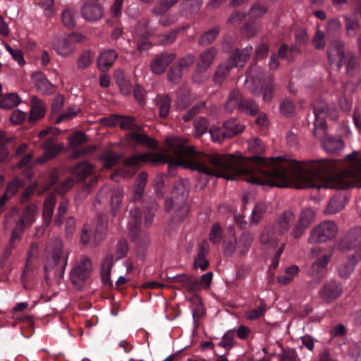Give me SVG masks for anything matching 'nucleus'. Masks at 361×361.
<instances>
[{
  "label": "nucleus",
  "mask_w": 361,
  "mask_h": 361,
  "mask_svg": "<svg viewBox=\"0 0 361 361\" xmlns=\"http://www.w3.org/2000/svg\"><path fill=\"white\" fill-rule=\"evenodd\" d=\"M44 149V154L42 157L37 158L35 160L37 164H44L47 161L56 157L63 150V145L54 144V137H50L42 145Z\"/></svg>",
  "instance_id": "nucleus-21"
},
{
  "label": "nucleus",
  "mask_w": 361,
  "mask_h": 361,
  "mask_svg": "<svg viewBox=\"0 0 361 361\" xmlns=\"http://www.w3.org/2000/svg\"><path fill=\"white\" fill-rule=\"evenodd\" d=\"M100 159L106 169H111L118 163L120 156L117 153L109 150L101 155Z\"/></svg>",
  "instance_id": "nucleus-44"
},
{
  "label": "nucleus",
  "mask_w": 361,
  "mask_h": 361,
  "mask_svg": "<svg viewBox=\"0 0 361 361\" xmlns=\"http://www.w3.org/2000/svg\"><path fill=\"white\" fill-rule=\"evenodd\" d=\"M52 259L55 266V274L62 278L68 262V254L65 252L61 246H58L53 251Z\"/></svg>",
  "instance_id": "nucleus-23"
},
{
  "label": "nucleus",
  "mask_w": 361,
  "mask_h": 361,
  "mask_svg": "<svg viewBox=\"0 0 361 361\" xmlns=\"http://www.w3.org/2000/svg\"><path fill=\"white\" fill-rule=\"evenodd\" d=\"M328 59L331 66L336 63L338 70L345 65L346 73L350 76H355L359 72L357 57L351 52L345 53L344 42L341 40H334L331 42L328 49Z\"/></svg>",
  "instance_id": "nucleus-2"
},
{
  "label": "nucleus",
  "mask_w": 361,
  "mask_h": 361,
  "mask_svg": "<svg viewBox=\"0 0 361 361\" xmlns=\"http://www.w3.org/2000/svg\"><path fill=\"white\" fill-rule=\"evenodd\" d=\"M252 51L251 46H247L243 49H235L229 59L224 64L217 68L214 76V82L216 84H221L227 78L230 71L233 67H243L245 62L250 59Z\"/></svg>",
  "instance_id": "nucleus-7"
},
{
  "label": "nucleus",
  "mask_w": 361,
  "mask_h": 361,
  "mask_svg": "<svg viewBox=\"0 0 361 361\" xmlns=\"http://www.w3.org/2000/svg\"><path fill=\"white\" fill-rule=\"evenodd\" d=\"M37 90L44 94H51L56 90V87L41 72L35 73L32 76Z\"/></svg>",
  "instance_id": "nucleus-25"
},
{
  "label": "nucleus",
  "mask_w": 361,
  "mask_h": 361,
  "mask_svg": "<svg viewBox=\"0 0 361 361\" xmlns=\"http://www.w3.org/2000/svg\"><path fill=\"white\" fill-rule=\"evenodd\" d=\"M339 247L343 251L354 250L357 257L361 258V227L352 228L341 240Z\"/></svg>",
  "instance_id": "nucleus-15"
},
{
  "label": "nucleus",
  "mask_w": 361,
  "mask_h": 361,
  "mask_svg": "<svg viewBox=\"0 0 361 361\" xmlns=\"http://www.w3.org/2000/svg\"><path fill=\"white\" fill-rule=\"evenodd\" d=\"M240 111L254 116L258 113L259 106L252 99H244Z\"/></svg>",
  "instance_id": "nucleus-51"
},
{
  "label": "nucleus",
  "mask_w": 361,
  "mask_h": 361,
  "mask_svg": "<svg viewBox=\"0 0 361 361\" xmlns=\"http://www.w3.org/2000/svg\"><path fill=\"white\" fill-rule=\"evenodd\" d=\"M268 5L264 0H257L255 1L249 11V16L252 19H256L267 13Z\"/></svg>",
  "instance_id": "nucleus-37"
},
{
  "label": "nucleus",
  "mask_w": 361,
  "mask_h": 361,
  "mask_svg": "<svg viewBox=\"0 0 361 361\" xmlns=\"http://www.w3.org/2000/svg\"><path fill=\"white\" fill-rule=\"evenodd\" d=\"M253 241V236L250 233H243L237 241L238 250L240 255L247 252Z\"/></svg>",
  "instance_id": "nucleus-39"
},
{
  "label": "nucleus",
  "mask_w": 361,
  "mask_h": 361,
  "mask_svg": "<svg viewBox=\"0 0 361 361\" xmlns=\"http://www.w3.org/2000/svg\"><path fill=\"white\" fill-rule=\"evenodd\" d=\"M206 102H201L189 109L183 116V120L184 121H189L192 120L199 112H202L205 107Z\"/></svg>",
  "instance_id": "nucleus-56"
},
{
  "label": "nucleus",
  "mask_w": 361,
  "mask_h": 361,
  "mask_svg": "<svg viewBox=\"0 0 361 361\" xmlns=\"http://www.w3.org/2000/svg\"><path fill=\"white\" fill-rule=\"evenodd\" d=\"M56 204V197L53 194H49L44 200L43 204L42 216L44 224L49 226L53 220V214Z\"/></svg>",
  "instance_id": "nucleus-30"
},
{
  "label": "nucleus",
  "mask_w": 361,
  "mask_h": 361,
  "mask_svg": "<svg viewBox=\"0 0 361 361\" xmlns=\"http://www.w3.org/2000/svg\"><path fill=\"white\" fill-rule=\"evenodd\" d=\"M183 70L177 63H174L168 72V79L170 82L177 83L182 77Z\"/></svg>",
  "instance_id": "nucleus-55"
},
{
  "label": "nucleus",
  "mask_w": 361,
  "mask_h": 361,
  "mask_svg": "<svg viewBox=\"0 0 361 361\" xmlns=\"http://www.w3.org/2000/svg\"><path fill=\"white\" fill-rule=\"evenodd\" d=\"M222 238V229L219 224H214L209 233V240L214 244L219 243Z\"/></svg>",
  "instance_id": "nucleus-63"
},
{
  "label": "nucleus",
  "mask_w": 361,
  "mask_h": 361,
  "mask_svg": "<svg viewBox=\"0 0 361 361\" xmlns=\"http://www.w3.org/2000/svg\"><path fill=\"white\" fill-rule=\"evenodd\" d=\"M171 100L168 95L159 96L157 99V105L159 108V116L165 118L168 116Z\"/></svg>",
  "instance_id": "nucleus-42"
},
{
  "label": "nucleus",
  "mask_w": 361,
  "mask_h": 361,
  "mask_svg": "<svg viewBox=\"0 0 361 361\" xmlns=\"http://www.w3.org/2000/svg\"><path fill=\"white\" fill-rule=\"evenodd\" d=\"M314 217V212L310 208H305L301 212L298 221L308 228L313 222Z\"/></svg>",
  "instance_id": "nucleus-49"
},
{
  "label": "nucleus",
  "mask_w": 361,
  "mask_h": 361,
  "mask_svg": "<svg viewBox=\"0 0 361 361\" xmlns=\"http://www.w3.org/2000/svg\"><path fill=\"white\" fill-rule=\"evenodd\" d=\"M69 144L72 147H78L79 145L85 143L87 140V135L82 132H77L70 136Z\"/></svg>",
  "instance_id": "nucleus-61"
},
{
  "label": "nucleus",
  "mask_w": 361,
  "mask_h": 361,
  "mask_svg": "<svg viewBox=\"0 0 361 361\" xmlns=\"http://www.w3.org/2000/svg\"><path fill=\"white\" fill-rule=\"evenodd\" d=\"M278 235L276 233L274 232L273 228H266L261 234L260 242L263 245L276 246L278 244Z\"/></svg>",
  "instance_id": "nucleus-40"
},
{
  "label": "nucleus",
  "mask_w": 361,
  "mask_h": 361,
  "mask_svg": "<svg viewBox=\"0 0 361 361\" xmlns=\"http://www.w3.org/2000/svg\"><path fill=\"white\" fill-rule=\"evenodd\" d=\"M337 231V226L334 221H323L312 229L308 242L310 243L326 242L336 236Z\"/></svg>",
  "instance_id": "nucleus-13"
},
{
  "label": "nucleus",
  "mask_w": 361,
  "mask_h": 361,
  "mask_svg": "<svg viewBox=\"0 0 361 361\" xmlns=\"http://www.w3.org/2000/svg\"><path fill=\"white\" fill-rule=\"evenodd\" d=\"M194 127L195 130V135L200 137L207 131L209 122L204 117H199L195 120Z\"/></svg>",
  "instance_id": "nucleus-53"
},
{
  "label": "nucleus",
  "mask_w": 361,
  "mask_h": 361,
  "mask_svg": "<svg viewBox=\"0 0 361 361\" xmlns=\"http://www.w3.org/2000/svg\"><path fill=\"white\" fill-rule=\"evenodd\" d=\"M216 54L217 49L214 47H210L204 51L200 55V59L197 65V71L203 72L207 70L212 64Z\"/></svg>",
  "instance_id": "nucleus-29"
},
{
  "label": "nucleus",
  "mask_w": 361,
  "mask_h": 361,
  "mask_svg": "<svg viewBox=\"0 0 361 361\" xmlns=\"http://www.w3.org/2000/svg\"><path fill=\"white\" fill-rule=\"evenodd\" d=\"M266 312V304L261 302L257 309H253L246 312V318L249 320H255L264 314Z\"/></svg>",
  "instance_id": "nucleus-58"
},
{
  "label": "nucleus",
  "mask_w": 361,
  "mask_h": 361,
  "mask_svg": "<svg viewBox=\"0 0 361 361\" xmlns=\"http://www.w3.org/2000/svg\"><path fill=\"white\" fill-rule=\"evenodd\" d=\"M118 118V126L122 130L135 131L130 133L127 136L130 144L145 146L150 149H158L159 144L157 140L145 134L139 133L142 130V128L136 123L135 118L129 116L119 115Z\"/></svg>",
  "instance_id": "nucleus-3"
},
{
  "label": "nucleus",
  "mask_w": 361,
  "mask_h": 361,
  "mask_svg": "<svg viewBox=\"0 0 361 361\" xmlns=\"http://www.w3.org/2000/svg\"><path fill=\"white\" fill-rule=\"evenodd\" d=\"M68 200L63 199L58 207L57 214L54 219V223L56 226H61L63 223V219L67 213L68 208Z\"/></svg>",
  "instance_id": "nucleus-46"
},
{
  "label": "nucleus",
  "mask_w": 361,
  "mask_h": 361,
  "mask_svg": "<svg viewBox=\"0 0 361 361\" xmlns=\"http://www.w3.org/2000/svg\"><path fill=\"white\" fill-rule=\"evenodd\" d=\"M128 251V244L126 239H120L116 244V251L114 255H110L113 257V263L114 261H118L123 258Z\"/></svg>",
  "instance_id": "nucleus-45"
},
{
  "label": "nucleus",
  "mask_w": 361,
  "mask_h": 361,
  "mask_svg": "<svg viewBox=\"0 0 361 361\" xmlns=\"http://www.w3.org/2000/svg\"><path fill=\"white\" fill-rule=\"evenodd\" d=\"M315 120L314 123V130L313 134L318 137L317 132L321 130L326 133L327 129L326 119L336 120L338 117V110L335 103L324 99H318L312 104Z\"/></svg>",
  "instance_id": "nucleus-6"
},
{
  "label": "nucleus",
  "mask_w": 361,
  "mask_h": 361,
  "mask_svg": "<svg viewBox=\"0 0 361 361\" xmlns=\"http://www.w3.org/2000/svg\"><path fill=\"white\" fill-rule=\"evenodd\" d=\"M46 106L37 97H32L31 99V108L29 120L36 121L45 115Z\"/></svg>",
  "instance_id": "nucleus-32"
},
{
  "label": "nucleus",
  "mask_w": 361,
  "mask_h": 361,
  "mask_svg": "<svg viewBox=\"0 0 361 361\" xmlns=\"http://www.w3.org/2000/svg\"><path fill=\"white\" fill-rule=\"evenodd\" d=\"M145 162H164L176 166L185 165L200 173L227 180L242 177L253 184L285 188V164L273 166L266 159L258 156L246 158L231 154L202 153L177 139L171 142L166 154L141 153L125 159L124 176H133L140 164Z\"/></svg>",
  "instance_id": "nucleus-1"
},
{
  "label": "nucleus",
  "mask_w": 361,
  "mask_h": 361,
  "mask_svg": "<svg viewBox=\"0 0 361 361\" xmlns=\"http://www.w3.org/2000/svg\"><path fill=\"white\" fill-rule=\"evenodd\" d=\"M80 112V109L77 107H70L62 112L60 116L57 118L56 123H59L65 120H70L74 118L78 113Z\"/></svg>",
  "instance_id": "nucleus-59"
},
{
  "label": "nucleus",
  "mask_w": 361,
  "mask_h": 361,
  "mask_svg": "<svg viewBox=\"0 0 361 361\" xmlns=\"http://www.w3.org/2000/svg\"><path fill=\"white\" fill-rule=\"evenodd\" d=\"M76 11L72 8H66L61 13V21L68 28H73L75 25Z\"/></svg>",
  "instance_id": "nucleus-43"
},
{
  "label": "nucleus",
  "mask_w": 361,
  "mask_h": 361,
  "mask_svg": "<svg viewBox=\"0 0 361 361\" xmlns=\"http://www.w3.org/2000/svg\"><path fill=\"white\" fill-rule=\"evenodd\" d=\"M223 126L228 138L241 133L245 128L240 120L235 118L226 121L223 123Z\"/></svg>",
  "instance_id": "nucleus-35"
},
{
  "label": "nucleus",
  "mask_w": 361,
  "mask_h": 361,
  "mask_svg": "<svg viewBox=\"0 0 361 361\" xmlns=\"http://www.w3.org/2000/svg\"><path fill=\"white\" fill-rule=\"evenodd\" d=\"M247 78L250 80V90L255 96H259L263 92V99L265 102H269L273 98L274 83L269 80L264 85V70L257 65H254L247 72Z\"/></svg>",
  "instance_id": "nucleus-8"
},
{
  "label": "nucleus",
  "mask_w": 361,
  "mask_h": 361,
  "mask_svg": "<svg viewBox=\"0 0 361 361\" xmlns=\"http://www.w3.org/2000/svg\"><path fill=\"white\" fill-rule=\"evenodd\" d=\"M243 101L244 99L242 98L240 92L234 90L230 93L225 108L228 111H232L234 109L240 111Z\"/></svg>",
  "instance_id": "nucleus-36"
},
{
  "label": "nucleus",
  "mask_w": 361,
  "mask_h": 361,
  "mask_svg": "<svg viewBox=\"0 0 361 361\" xmlns=\"http://www.w3.org/2000/svg\"><path fill=\"white\" fill-rule=\"evenodd\" d=\"M178 2V0H162L157 4L152 9V12L155 15H164L173 5Z\"/></svg>",
  "instance_id": "nucleus-47"
},
{
  "label": "nucleus",
  "mask_w": 361,
  "mask_h": 361,
  "mask_svg": "<svg viewBox=\"0 0 361 361\" xmlns=\"http://www.w3.org/2000/svg\"><path fill=\"white\" fill-rule=\"evenodd\" d=\"M189 27L190 25L187 24L171 31L170 32L163 36L161 40V43L163 44H171L176 41L178 34L182 31L186 30L189 28Z\"/></svg>",
  "instance_id": "nucleus-50"
},
{
  "label": "nucleus",
  "mask_w": 361,
  "mask_h": 361,
  "mask_svg": "<svg viewBox=\"0 0 361 361\" xmlns=\"http://www.w3.org/2000/svg\"><path fill=\"white\" fill-rule=\"evenodd\" d=\"M92 269V262L90 258L84 257L75 265L70 273L71 281L75 285L84 282L89 276Z\"/></svg>",
  "instance_id": "nucleus-18"
},
{
  "label": "nucleus",
  "mask_w": 361,
  "mask_h": 361,
  "mask_svg": "<svg viewBox=\"0 0 361 361\" xmlns=\"http://www.w3.org/2000/svg\"><path fill=\"white\" fill-rule=\"evenodd\" d=\"M220 32V28L215 26L206 31L198 39V44L201 46H207L212 43Z\"/></svg>",
  "instance_id": "nucleus-41"
},
{
  "label": "nucleus",
  "mask_w": 361,
  "mask_h": 361,
  "mask_svg": "<svg viewBox=\"0 0 361 361\" xmlns=\"http://www.w3.org/2000/svg\"><path fill=\"white\" fill-rule=\"evenodd\" d=\"M107 224L106 216L100 214L97 217L96 227L93 232L89 229L87 225H85L80 234L81 243L92 247L97 246L106 237Z\"/></svg>",
  "instance_id": "nucleus-11"
},
{
  "label": "nucleus",
  "mask_w": 361,
  "mask_h": 361,
  "mask_svg": "<svg viewBox=\"0 0 361 361\" xmlns=\"http://www.w3.org/2000/svg\"><path fill=\"white\" fill-rule=\"evenodd\" d=\"M345 29L348 35H352L355 33V31L359 27V22L355 16H345Z\"/></svg>",
  "instance_id": "nucleus-60"
},
{
  "label": "nucleus",
  "mask_w": 361,
  "mask_h": 361,
  "mask_svg": "<svg viewBox=\"0 0 361 361\" xmlns=\"http://www.w3.org/2000/svg\"><path fill=\"white\" fill-rule=\"evenodd\" d=\"M113 267V257L107 255L102 261L101 265V279L104 285L112 287L113 283L111 281V271Z\"/></svg>",
  "instance_id": "nucleus-34"
},
{
  "label": "nucleus",
  "mask_w": 361,
  "mask_h": 361,
  "mask_svg": "<svg viewBox=\"0 0 361 361\" xmlns=\"http://www.w3.org/2000/svg\"><path fill=\"white\" fill-rule=\"evenodd\" d=\"M175 58L176 55L173 53L164 52L157 55L150 63L152 72L157 75L163 73Z\"/></svg>",
  "instance_id": "nucleus-20"
},
{
  "label": "nucleus",
  "mask_w": 361,
  "mask_h": 361,
  "mask_svg": "<svg viewBox=\"0 0 361 361\" xmlns=\"http://www.w3.org/2000/svg\"><path fill=\"white\" fill-rule=\"evenodd\" d=\"M20 102V99L17 94H6L0 99V108L10 109L18 105Z\"/></svg>",
  "instance_id": "nucleus-38"
},
{
  "label": "nucleus",
  "mask_w": 361,
  "mask_h": 361,
  "mask_svg": "<svg viewBox=\"0 0 361 361\" xmlns=\"http://www.w3.org/2000/svg\"><path fill=\"white\" fill-rule=\"evenodd\" d=\"M147 180V174L142 172L138 175L137 178V184L133 195L134 203L129 205L130 209L133 207V210L135 209L136 206L143 212L145 226L149 227L153 222L155 212L157 205L154 202H142L141 198Z\"/></svg>",
  "instance_id": "nucleus-5"
},
{
  "label": "nucleus",
  "mask_w": 361,
  "mask_h": 361,
  "mask_svg": "<svg viewBox=\"0 0 361 361\" xmlns=\"http://www.w3.org/2000/svg\"><path fill=\"white\" fill-rule=\"evenodd\" d=\"M294 214L290 211L284 212L273 226V231L279 235L287 232L290 225L294 221Z\"/></svg>",
  "instance_id": "nucleus-26"
},
{
  "label": "nucleus",
  "mask_w": 361,
  "mask_h": 361,
  "mask_svg": "<svg viewBox=\"0 0 361 361\" xmlns=\"http://www.w3.org/2000/svg\"><path fill=\"white\" fill-rule=\"evenodd\" d=\"M93 173V167L87 161H81L72 169V175L78 181H82Z\"/></svg>",
  "instance_id": "nucleus-33"
},
{
  "label": "nucleus",
  "mask_w": 361,
  "mask_h": 361,
  "mask_svg": "<svg viewBox=\"0 0 361 361\" xmlns=\"http://www.w3.org/2000/svg\"><path fill=\"white\" fill-rule=\"evenodd\" d=\"M212 272H207L203 274L200 279L187 275L179 274L172 278V283L177 289L187 290L189 293H195L199 291L202 286L209 287L212 280Z\"/></svg>",
  "instance_id": "nucleus-10"
},
{
  "label": "nucleus",
  "mask_w": 361,
  "mask_h": 361,
  "mask_svg": "<svg viewBox=\"0 0 361 361\" xmlns=\"http://www.w3.org/2000/svg\"><path fill=\"white\" fill-rule=\"evenodd\" d=\"M329 262V257L323 255L315 261L307 270V274L317 282L321 281L325 277L326 267Z\"/></svg>",
  "instance_id": "nucleus-22"
},
{
  "label": "nucleus",
  "mask_w": 361,
  "mask_h": 361,
  "mask_svg": "<svg viewBox=\"0 0 361 361\" xmlns=\"http://www.w3.org/2000/svg\"><path fill=\"white\" fill-rule=\"evenodd\" d=\"M143 212L136 206L135 209L133 207L130 210L129 227L133 241L135 243L137 251L143 254L149 245V237L146 235H142L140 233V225Z\"/></svg>",
  "instance_id": "nucleus-12"
},
{
  "label": "nucleus",
  "mask_w": 361,
  "mask_h": 361,
  "mask_svg": "<svg viewBox=\"0 0 361 361\" xmlns=\"http://www.w3.org/2000/svg\"><path fill=\"white\" fill-rule=\"evenodd\" d=\"M267 211V205L264 202H257L252 212L251 221L252 224H257L262 219Z\"/></svg>",
  "instance_id": "nucleus-48"
},
{
  "label": "nucleus",
  "mask_w": 361,
  "mask_h": 361,
  "mask_svg": "<svg viewBox=\"0 0 361 361\" xmlns=\"http://www.w3.org/2000/svg\"><path fill=\"white\" fill-rule=\"evenodd\" d=\"M209 133L212 140L216 142L221 143L226 138H228L223 126L222 127H212L209 129Z\"/></svg>",
  "instance_id": "nucleus-52"
},
{
  "label": "nucleus",
  "mask_w": 361,
  "mask_h": 361,
  "mask_svg": "<svg viewBox=\"0 0 361 361\" xmlns=\"http://www.w3.org/2000/svg\"><path fill=\"white\" fill-rule=\"evenodd\" d=\"M109 192L110 198H111V209L115 214V209L119 207L120 204L122 202V199L123 196V190L120 186L117 185L114 187L113 189H110L109 187L105 186L102 188L99 192L97 199L99 202H104V198L107 195Z\"/></svg>",
  "instance_id": "nucleus-19"
},
{
  "label": "nucleus",
  "mask_w": 361,
  "mask_h": 361,
  "mask_svg": "<svg viewBox=\"0 0 361 361\" xmlns=\"http://www.w3.org/2000/svg\"><path fill=\"white\" fill-rule=\"evenodd\" d=\"M92 58L93 54L91 51L89 50L83 51L78 60V68L80 69L87 68L92 63Z\"/></svg>",
  "instance_id": "nucleus-54"
},
{
  "label": "nucleus",
  "mask_w": 361,
  "mask_h": 361,
  "mask_svg": "<svg viewBox=\"0 0 361 361\" xmlns=\"http://www.w3.org/2000/svg\"><path fill=\"white\" fill-rule=\"evenodd\" d=\"M84 39L82 35L73 32L67 37H56L52 42V47L59 55L67 56L74 52L75 44L82 42Z\"/></svg>",
  "instance_id": "nucleus-14"
},
{
  "label": "nucleus",
  "mask_w": 361,
  "mask_h": 361,
  "mask_svg": "<svg viewBox=\"0 0 361 361\" xmlns=\"http://www.w3.org/2000/svg\"><path fill=\"white\" fill-rule=\"evenodd\" d=\"M104 0H85L80 11L82 17L90 23L100 20L104 16Z\"/></svg>",
  "instance_id": "nucleus-16"
},
{
  "label": "nucleus",
  "mask_w": 361,
  "mask_h": 361,
  "mask_svg": "<svg viewBox=\"0 0 361 361\" xmlns=\"http://www.w3.org/2000/svg\"><path fill=\"white\" fill-rule=\"evenodd\" d=\"M322 147L325 151L329 153L338 152L343 147V143L341 138L331 137L322 132Z\"/></svg>",
  "instance_id": "nucleus-31"
},
{
  "label": "nucleus",
  "mask_w": 361,
  "mask_h": 361,
  "mask_svg": "<svg viewBox=\"0 0 361 361\" xmlns=\"http://www.w3.org/2000/svg\"><path fill=\"white\" fill-rule=\"evenodd\" d=\"M360 259H361V258L357 257V255L352 253L348 254L346 258L338 267V276L343 279L348 278Z\"/></svg>",
  "instance_id": "nucleus-24"
},
{
  "label": "nucleus",
  "mask_w": 361,
  "mask_h": 361,
  "mask_svg": "<svg viewBox=\"0 0 361 361\" xmlns=\"http://www.w3.org/2000/svg\"><path fill=\"white\" fill-rule=\"evenodd\" d=\"M37 213V207L34 204L27 205L19 219L16 221L9 240L8 247L6 252L11 253V250L20 242L22 235L26 226H30L35 221V216Z\"/></svg>",
  "instance_id": "nucleus-9"
},
{
  "label": "nucleus",
  "mask_w": 361,
  "mask_h": 361,
  "mask_svg": "<svg viewBox=\"0 0 361 361\" xmlns=\"http://www.w3.org/2000/svg\"><path fill=\"white\" fill-rule=\"evenodd\" d=\"M241 31L247 37H252L257 34L258 29L254 21L247 20L243 26Z\"/></svg>",
  "instance_id": "nucleus-64"
},
{
  "label": "nucleus",
  "mask_w": 361,
  "mask_h": 361,
  "mask_svg": "<svg viewBox=\"0 0 361 361\" xmlns=\"http://www.w3.org/2000/svg\"><path fill=\"white\" fill-rule=\"evenodd\" d=\"M171 195V198L167 199L165 202V209L169 212L174 209L171 220L174 223H180L189 211L186 203L188 192L183 184L178 183L173 186Z\"/></svg>",
  "instance_id": "nucleus-4"
},
{
  "label": "nucleus",
  "mask_w": 361,
  "mask_h": 361,
  "mask_svg": "<svg viewBox=\"0 0 361 361\" xmlns=\"http://www.w3.org/2000/svg\"><path fill=\"white\" fill-rule=\"evenodd\" d=\"M343 292L341 282L330 279L326 281L319 290L320 299L326 303H331L338 299Z\"/></svg>",
  "instance_id": "nucleus-17"
},
{
  "label": "nucleus",
  "mask_w": 361,
  "mask_h": 361,
  "mask_svg": "<svg viewBox=\"0 0 361 361\" xmlns=\"http://www.w3.org/2000/svg\"><path fill=\"white\" fill-rule=\"evenodd\" d=\"M118 57L117 52L114 49L102 51L97 59L98 68L102 72H106L114 64Z\"/></svg>",
  "instance_id": "nucleus-28"
},
{
  "label": "nucleus",
  "mask_w": 361,
  "mask_h": 361,
  "mask_svg": "<svg viewBox=\"0 0 361 361\" xmlns=\"http://www.w3.org/2000/svg\"><path fill=\"white\" fill-rule=\"evenodd\" d=\"M348 201V198L345 194L338 192L331 198L326 208L325 212L327 214H336L345 207Z\"/></svg>",
  "instance_id": "nucleus-27"
},
{
  "label": "nucleus",
  "mask_w": 361,
  "mask_h": 361,
  "mask_svg": "<svg viewBox=\"0 0 361 361\" xmlns=\"http://www.w3.org/2000/svg\"><path fill=\"white\" fill-rule=\"evenodd\" d=\"M247 148L255 154H262L265 151V146L259 138L250 140L247 143Z\"/></svg>",
  "instance_id": "nucleus-57"
},
{
  "label": "nucleus",
  "mask_w": 361,
  "mask_h": 361,
  "mask_svg": "<svg viewBox=\"0 0 361 361\" xmlns=\"http://www.w3.org/2000/svg\"><path fill=\"white\" fill-rule=\"evenodd\" d=\"M22 180L18 178H16L8 183L6 186L5 192L11 197H12L18 192V190L22 187Z\"/></svg>",
  "instance_id": "nucleus-62"
}]
</instances>
